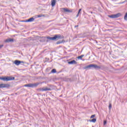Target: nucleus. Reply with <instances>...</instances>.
<instances>
[{"label":"nucleus","mask_w":127,"mask_h":127,"mask_svg":"<svg viewBox=\"0 0 127 127\" xmlns=\"http://www.w3.org/2000/svg\"><path fill=\"white\" fill-rule=\"evenodd\" d=\"M64 36L60 34L55 35L53 37L48 36L47 37V42H49L50 41H55L56 40H59V39H64Z\"/></svg>","instance_id":"nucleus-1"},{"label":"nucleus","mask_w":127,"mask_h":127,"mask_svg":"<svg viewBox=\"0 0 127 127\" xmlns=\"http://www.w3.org/2000/svg\"><path fill=\"white\" fill-rule=\"evenodd\" d=\"M83 69H95L97 70L98 69H101V66L95 64H90L88 65L83 67Z\"/></svg>","instance_id":"nucleus-2"},{"label":"nucleus","mask_w":127,"mask_h":127,"mask_svg":"<svg viewBox=\"0 0 127 127\" xmlns=\"http://www.w3.org/2000/svg\"><path fill=\"white\" fill-rule=\"evenodd\" d=\"M40 83L37 82L35 83H30L24 85V87H29V88H36L38 86V85H40Z\"/></svg>","instance_id":"nucleus-3"},{"label":"nucleus","mask_w":127,"mask_h":127,"mask_svg":"<svg viewBox=\"0 0 127 127\" xmlns=\"http://www.w3.org/2000/svg\"><path fill=\"white\" fill-rule=\"evenodd\" d=\"M38 92H46L47 91H51V88L48 87H44L43 88H39L37 89Z\"/></svg>","instance_id":"nucleus-4"},{"label":"nucleus","mask_w":127,"mask_h":127,"mask_svg":"<svg viewBox=\"0 0 127 127\" xmlns=\"http://www.w3.org/2000/svg\"><path fill=\"white\" fill-rule=\"evenodd\" d=\"M14 77H0V80H2L3 81H12L14 80Z\"/></svg>","instance_id":"nucleus-5"},{"label":"nucleus","mask_w":127,"mask_h":127,"mask_svg":"<svg viewBox=\"0 0 127 127\" xmlns=\"http://www.w3.org/2000/svg\"><path fill=\"white\" fill-rule=\"evenodd\" d=\"M120 16H122V14L121 13L108 15V17H110V18H118V17H120Z\"/></svg>","instance_id":"nucleus-6"},{"label":"nucleus","mask_w":127,"mask_h":127,"mask_svg":"<svg viewBox=\"0 0 127 127\" xmlns=\"http://www.w3.org/2000/svg\"><path fill=\"white\" fill-rule=\"evenodd\" d=\"M9 87H10V85H9V84H0V89H2L3 88H8Z\"/></svg>","instance_id":"nucleus-7"},{"label":"nucleus","mask_w":127,"mask_h":127,"mask_svg":"<svg viewBox=\"0 0 127 127\" xmlns=\"http://www.w3.org/2000/svg\"><path fill=\"white\" fill-rule=\"evenodd\" d=\"M14 63L15 65L18 66V65H19L21 63H23V62L19 60H15Z\"/></svg>","instance_id":"nucleus-8"},{"label":"nucleus","mask_w":127,"mask_h":127,"mask_svg":"<svg viewBox=\"0 0 127 127\" xmlns=\"http://www.w3.org/2000/svg\"><path fill=\"white\" fill-rule=\"evenodd\" d=\"M68 64H71V65H73V64L76 65L77 64V62H76V61L75 60H72L71 61L68 62Z\"/></svg>","instance_id":"nucleus-9"},{"label":"nucleus","mask_w":127,"mask_h":127,"mask_svg":"<svg viewBox=\"0 0 127 127\" xmlns=\"http://www.w3.org/2000/svg\"><path fill=\"white\" fill-rule=\"evenodd\" d=\"M62 10H64V12H72V10H69L66 8H62Z\"/></svg>","instance_id":"nucleus-10"},{"label":"nucleus","mask_w":127,"mask_h":127,"mask_svg":"<svg viewBox=\"0 0 127 127\" xmlns=\"http://www.w3.org/2000/svg\"><path fill=\"white\" fill-rule=\"evenodd\" d=\"M51 4L52 7H53V6H55V5L56 4V0H52Z\"/></svg>","instance_id":"nucleus-11"},{"label":"nucleus","mask_w":127,"mask_h":127,"mask_svg":"<svg viewBox=\"0 0 127 127\" xmlns=\"http://www.w3.org/2000/svg\"><path fill=\"white\" fill-rule=\"evenodd\" d=\"M34 18L31 17L28 19V20H26L25 21V22H32V21H34Z\"/></svg>","instance_id":"nucleus-12"},{"label":"nucleus","mask_w":127,"mask_h":127,"mask_svg":"<svg viewBox=\"0 0 127 127\" xmlns=\"http://www.w3.org/2000/svg\"><path fill=\"white\" fill-rule=\"evenodd\" d=\"M5 42H6V43L13 42V39L9 38V39L5 40Z\"/></svg>","instance_id":"nucleus-13"},{"label":"nucleus","mask_w":127,"mask_h":127,"mask_svg":"<svg viewBox=\"0 0 127 127\" xmlns=\"http://www.w3.org/2000/svg\"><path fill=\"white\" fill-rule=\"evenodd\" d=\"M46 38L45 37H42V39L40 40V42H45L46 41Z\"/></svg>","instance_id":"nucleus-14"},{"label":"nucleus","mask_w":127,"mask_h":127,"mask_svg":"<svg viewBox=\"0 0 127 127\" xmlns=\"http://www.w3.org/2000/svg\"><path fill=\"white\" fill-rule=\"evenodd\" d=\"M65 42V40H63L62 41H59L57 42V44H61V43H63Z\"/></svg>","instance_id":"nucleus-15"},{"label":"nucleus","mask_w":127,"mask_h":127,"mask_svg":"<svg viewBox=\"0 0 127 127\" xmlns=\"http://www.w3.org/2000/svg\"><path fill=\"white\" fill-rule=\"evenodd\" d=\"M37 17H39V18H40V17H45V15H44V14L37 15Z\"/></svg>","instance_id":"nucleus-16"},{"label":"nucleus","mask_w":127,"mask_h":127,"mask_svg":"<svg viewBox=\"0 0 127 127\" xmlns=\"http://www.w3.org/2000/svg\"><path fill=\"white\" fill-rule=\"evenodd\" d=\"M89 122H91L92 123H95L96 122H97V119H96V118H94L92 120H89Z\"/></svg>","instance_id":"nucleus-17"},{"label":"nucleus","mask_w":127,"mask_h":127,"mask_svg":"<svg viewBox=\"0 0 127 127\" xmlns=\"http://www.w3.org/2000/svg\"><path fill=\"white\" fill-rule=\"evenodd\" d=\"M51 73H56L57 71H56V69L54 68L51 70Z\"/></svg>","instance_id":"nucleus-18"},{"label":"nucleus","mask_w":127,"mask_h":127,"mask_svg":"<svg viewBox=\"0 0 127 127\" xmlns=\"http://www.w3.org/2000/svg\"><path fill=\"white\" fill-rule=\"evenodd\" d=\"M81 10H82V9H79L78 12L77 14L76 15V17H78L79 16V14L81 11Z\"/></svg>","instance_id":"nucleus-19"},{"label":"nucleus","mask_w":127,"mask_h":127,"mask_svg":"<svg viewBox=\"0 0 127 127\" xmlns=\"http://www.w3.org/2000/svg\"><path fill=\"white\" fill-rule=\"evenodd\" d=\"M83 56H84V55H81V56H78V57H77V58H78V59H82L83 58Z\"/></svg>","instance_id":"nucleus-20"},{"label":"nucleus","mask_w":127,"mask_h":127,"mask_svg":"<svg viewBox=\"0 0 127 127\" xmlns=\"http://www.w3.org/2000/svg\"><path fill=\"white\" fill-rule=\"evenodd\" d=\"M124 19L125 20H127V12L125 14V15L124 16Z\"/></svg>","instance_id":"nucleus-21"},{"label":"nucleus","mask_w":127,"mask_h":127,"mask_svg":"<svg viewBox=\"0 0 127 127\" xmlns=\"http://www.w3.org/2000/svg\"><path fill=\"white\" fill-rule=\"evenodd\" d=\"M95 117H96V115H93L90 117V119H94Z\"/></svg>","instance_id":"nucleus-22"},{"label":"nucleus","mask_w":127,"mask_h":127,"mask_svg":"<svg viewBox=\"0 0 127 127\" xmlns=\"http://www.w3.org/2000/svg\"><path fill=\"white\" fill-rule=\"evenodd\" d=\"M111 108H112V104H109V110H111Z\"/></svg>","instance_id":"nucleus-23"},{"label":"nucleus","mask_w":127,"mask_h":127,"mask_svg":"<svg viewBox=\"0 0 127 127\" xmlns=\"http://www.w3.org/2000/svg\"><path fill=\"white\" fill-rule=\"evenodd\" d=\"M106 125H107V121H104V125L105 126Z\"/></svg>","instance_id":"nucleus-24"},{"label":"nucleus","mask_w":127,"mask_h":127,"mask_svg":"<svg viewBox=\"0 0 127 127\" xmlns=\"http://www.w3.org/2000/svg\"><path fill=\"white\" fill-rule=\"evenodd\" d=\"M2 47H3V45H0V49L2 48Z\"/></svg>","instance_id":"nucleus-25"},{"label":"nucleus","mask_w":127,"mask_h":127,"mask_svg":"<svg viewBox=\"0 0 127 127\" xmlns=\"http://www.w3.org/2000/svg\"><path fill=\"white\" fill-rule=\"evenodd\" d=\"M79 26V25H75V26H74V27H78Z\"/></svg>","instance_id":"nucleus-26"}]
</instances>
